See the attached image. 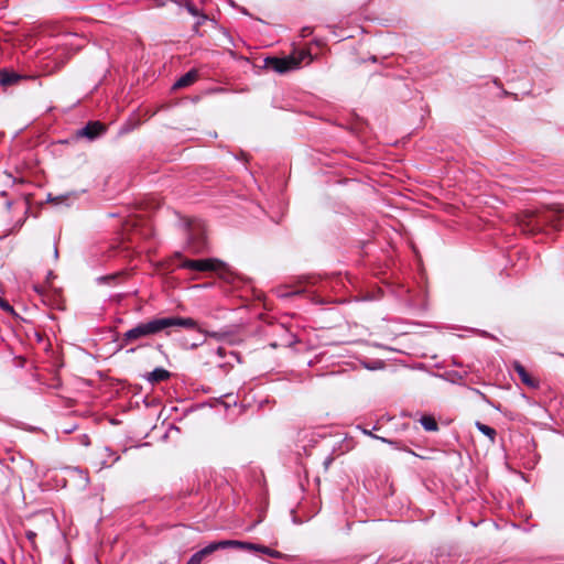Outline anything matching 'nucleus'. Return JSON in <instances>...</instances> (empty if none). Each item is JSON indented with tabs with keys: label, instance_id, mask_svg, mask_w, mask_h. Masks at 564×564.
<instances>
[{
	"label": "nucleus",
	"instance_id": "29",
	"mask_svg": "<svg viewBox=\"0 0 564 564\" xmlns=\"http://www.w3.org/2000/svg\"><path fill=\"white\" fill-rule=\"evenodd\" d=\"M66 432H67V433H70V432H72V429H70V427H67Z\"/></svg>",
	"mask_w": 564,
	"mask_h": 564
},
{
	"label": "nucleus",
	"instance_id": "14",
	"mask_svg": "<svg viewBox=\"0 0 564 564\" xmlns=\"http://www.w3.org/2000/svg\"><path fill=\"white\" fill-rule=\"evenodd\" d=\"M476 427L478 429V431L480 433L488 436L491 441H495V437L497 435V432L495 429H492L491 426L486 425L484 423H480V422H476Z\"/></svg>",
	"mask_w": 564,
	"mask_h": 564
},
{
	"label": "nucleus",
	"instance_id": "5",
	"mask_svg": "<svg viewBox=\"0 0 564 564\" xmlns=\"http://www.w3.org/2000/svg\"><path fill=\"white\" fill-rule=\"evenodd\" d=\"M225 267V263L218 259L209 258V259H198L191 260L185 259L180 264V268L187 269L196 272H205V271H218Z\"/></svg>",
	"mask_w": 564,
	"mask_h": 564
},
{
	"label": "nucleus",
	"instance_id": "15",
	"mask_svg": "<svg viewBox=\"0 0 564 564\" xmlns=\"http://www.w3.org/2000/svg\"><path fill=\"white\" fill-rule=\"evenodd\" d=\"M420 422L426 431H436L437 430V423L432 416H422Z\"/></svg>",
	"mask_w": 564,
	"mask_h": 564
},
{
	"label": "nucleus",
	"instance_id": "7",
	"mask_svg": "<svg viewBox=\"0 0 564 564\" xmlns=\"http://www.w3.org/2000/svg\"><path fill=\"white\" fill-rule=\"evenodd\" d=\"M105 130V126L99 121H90L85 127L77 130L76 135L78 138H86L89 141H93L100 137Z\"/></svg>",
	"mask_w": 564,
	"mask_h": 564
},
{
	"label": "nucleus",
	"instance_id": "4",
	"mask_svg": "<svg viewBox=\"0 0 564 564\" xmlns=\"http://www.w3.org/2000/svg\"><path fill=\"white\" fill-rule=\"evenodd\" d=\"M187 242L193 252H202L207 247L205 224L195 220L188 224Z\"/></svg>",
	"mask_w": 564,
	"mask_h": 564
},
{
	"label": "nucleus",
	"instance_id": "9",
	"mask_svg": "<svg viewBox=\"0 0 564 564\" xmlns=\"http://www.w3.org/2000/svg\"><path fill=\"white\" fill-rule=\"evenodd\" d=\"M513 369L518 373V376L523 384H525L529 388H533V389L539 387V382L530 376V373L527 371V369L520 362L516 361L513 364Z\"/></svg>",
	"mask_w": 564,
	"mask_h": 564
},
{
	"label": "nucleus",
	"instance_id": "8",
	"mask_svg": "<svg viewBox=\"0 0 564 564\" xmlns=\"http://www.w3.org/2000/svg\"><path fill=\"white\" fill-rule=\"evenodd\" d=\"M217 545L218 550H225V549H241V550H248V551H258L259 544L245 542V541H238V540H221V541H214Z\"/></svg>",
	"mask_w": 564,
	"mask_h": 564
},
{
	"label": "nucleus",
	"instance_id": "28",
	"mask_svg": "<svg viewBox=\"0 0 564 564\" xmlns=\"http://www.w3.org/2000/svg\"><path fill=\"white\" fill-rule=\"evenodd\" d=\"M66 432H67V433H70V432H72V429H70V427H67Z\"/></svg>",
	"mask_w": 564,
	"mask_h": 564
},
{
	"label": "nucleus",
	"instance_id": "23",
	"mask_svg": "<svg viewBox=\"0 0 564 564\" xmlns=\"http://www.w3.org/2000/svg\"><path fill=\"white\" fill-rule=\"evenodd\" d=\"M53 254H54V258H55V259H57V258H58V249H57V246H56V245L54 246Z\"/></svg>",
	"mask_w": 564,
	"mask_h": 564
},
{
	"label": "nucleus",
	"instance_id": "16",
	"mask_svg": "<svg viewBox=\"0 0 564 564\" xmlns=\"http://www.w3.org/2000/svg\"><path fill=\"white\" fill-rule=\"evenodd\" d=\"M375 438L381 441L382 443H386V444H389V445L393 446L395 449L406 451V452H409L411 454H414L412 451L406 449L404 446H402L401 443L398 442V441L386 438V437H382V436H375Z\"/></svg>",
	"mask_w": 564,
	"mask_h": 564
},
{
	"label": "nucleus",
	"instance_id": "12",
	"mask_svg": "<svg viewBox=\"0 0 564 564\" xmlns=\"http://www.w3.org/2000/svg\"><path fill=\"white\" fill-rule=\"evenodd\" d=\"M198 78V73L196 69H191L183 76H181L173 85V89H180L187 87L196 82Z\"/></svg>",
	"mask_w": 564,
	"mask_h": 564
},
{
	"label": "nucleus",
	"instance_id": "25",
	"mask_svg": "<svg viewBox=\"0 0 564 564\" xmlns=\"http://www.w3.org/2000/svg\"><path fill=\"white\" fill-rule=\"evenodd\" d=\"M47 199H48V200H57V199H58V197H54V198H53V197H52V195H48V198H47Z\"/></svg>",
	"mask_w": 564,
	"mask_h": 564
},
{
	"label": "nucleus",
	"instance_id": "27",
	"mask_svg": "<svg viewBox=\"0 0 564 564\" xmlns=\"http://www.w3.org/2000/svg\"><path fill=\"white\" fill-rule=\"evenodd\" d=\"M134 351H135V348H130V349L128 350V352H134Z\"/></svg>",
	"mask_w": 564,
	"mask_h": 564
},
{
	"label": "nucleus",
	"instance_id": "20",
	"mask_svg": "<svg viewBox=\"0 0 564 564\" xmlns=\"http://www.w3.org/2000/svg\"><path fill=\"white\" fill-rule=\"evenodd\" d=\"M36 535H37L36 532L33 531V530H26L25 531V536L31 542L32 545L35 544Z\"/></svg>",
	"mask_w": 564,
	"mask_h": 564
},
{
	"label": "nucleus",
	"instance_id": "1",
	"mask_svg": "<svg viewBox=\"0 0 564 564\" xmlns=\"http://www.w3.org/2000/svg\"><path fill=\"white\" fill-rule=\"evenodd\" d=\"M143 323L147 326L151 337L158 335L170 336L172 334V329L175 328H185L188 330H197L198 333H203L198 323L192 317L175 315L153 317L151 319L144 321Z\"/></svg>",
	"mask_w": 564,
	"mask_h": 564
},
{
	"label": "nucleus",
	"instance_id": "21",
	"mask_svg": "<svg viewBox=\"0 0 564 564\" xmlns=\"http://www.w3.org/2000/svg\"><path fill=\"white\" fill-rule=\"evenodd\" d=\"M333 462V457L332 456H328L325 460H324V466L325 468L327 469L329 467V465L332 464Z\"/></svg>",
	"mask_w": 564,
	"mask_h": 564
},
{
	"label": "nucleus",
	"instance_id": "10",
	"mask_svg": "<svg viewBox=\"0 0 564 564\" xmlns=\"http://www.w3.org/2000/svg\"><path fill=\"white\" fill-rule=\"evenodd\" d=\"M216 551H217V545L215 544V542H212L208 545H206L205 547H203L199 551L195 552L189 557V560L187 561L186 564H202L204 557H206L207 555L213 554Z\"/></svg>",
	"mask_w": 564,
	"mask_h": 564
},
{
	"label": "nucleus",
	"instance_id": "24",
	"mask_svg": "<svg viewBox=\"0 0 564 564\" xmlns=\"http://www.w3.org/2000/svg\"><path fill=\"white\" fill-rule=\"evenodd\" d=\"M364 432H365V434H367V435H369V436H371V437H373V438H375V436H376L375 434H372V433H371V431H364Z\"/></svg>",
	"mask_w": 564,
	"mask_h": 564
},
{
	"label": "nucleus",
	"instance_id": "17",
	"mask_svg": "<svg viewBox=\"0 0 564 564\" xmlns=\"http://www.w3.org/2000/svg\"><path fill=\"white\" fill-rule=\"evenodd\" d=\"M257 552H261V553H264L273 558H280L281 557V553L279 551H275V550H272L268 546H264V545H259L258 546V551Z\"/></svg>",
	"mask_w": 564,
	"mask_h": 564
},
{
	"label": "nucleus",
	"instance_id": "19",
	"mask_svg": "<svg viewBox=\"0 0 564 564\" xmlns=\"http://www.w3.org/2000/svg\"><path fill=\"white\" fill-rule=\"evenodd\" d=\"M0 307L8 313H13V307L3 299L0 297Z\"/></svg>",
	"mask_w": 564,
	"mask_h": 564
},
{
	"label": "nucleus",
	"instance_id": "13",
	"mask_svg": "<svg viewBox=\"0 0 564 564\" xmlns=\"http://www.w3.org/2000/svg\"><path fill=\"white\" fill-rule=\"evenodd\" d=\"M23 77L14 72L2 70L0 72V85L10 86L17 84Z\"/></svg>",
	"mask_w": 564,
	"mask_h": 564
},
{
	"label": "nucleus",
	"instance_id": "11",
	"mask_svg": "<svg viewBox=\"0 0 564 564\" xmlns=\"http://www.w3.org/2000/svg\"><path fill=\"white\" fill-rule=\"evenodd\" d=\"M171 377V372L164 368H155L154 370H152L151 372H148L145 375V379L151 383V384H154V383H158V382H161V381H165L167 379H170Z\"/></svg>",
	"mask_w": 564,
	"mask_h": 564
},
{
	"label": "nucleus",
	"instance_id": "3",
	"mask_svg": "<svg viewBox=\"0 0 564 564\" xmlns=\"http://www.w3.org/2000/svg\"><path fill=\"white\" fill-rule=\"evenodd\" d=\"M306 55V53L302 52L299 56L290 55L286 57H267L264 59V66L278 74H285L297 69Z\"/></svg>",
	"mask_w": 564,
	"mask_h": 564
},
{
	"label": "nucleus",
	"instance_id": "22",
	"mask_svg": "<svg viewBox=\"0 0 564 564\" xmlns=\"http://www.w3.org/2000/svg\"><path fill=\"white\" fill-rule=\"evenodd\" d=\"M550 221L552 223V227H553L554 229H560V224L555 223V220H554V219H551Z\"/></svg>",
	"mask_w": 564,
	"mask_h": 564
},
{
	"label": "nucleus",
	"instance_id": "2",
	"mask_svg": "<svg viewBox=\"0 0 564 564\" xmlns=\"http://www.w3.org/2000/svg\"><path fill=\"white\" fill-rule=\"evenodd\" d=\"M205 365L228 371L235 362H240L239 355L224 347L208 348L204 351Z\"/></svg>",
	"mask_w": 564,
	"mask_h": 564
},
{
	"label": "nucleus",
	"instance_id": "6",
	"mask_svg": "<svg viewBox=\"0 0 564 564\" xmlns=\"http://www.w3.org/2000/svg\"><path fill=\"white\" fill-rule=\"evenodd\" d=\"M151 338L149 330L143 322L138 323L132 328L124 332L121 336L120 346H128L130 344L137 343L141 339Z\"/></svg>",
	"mask_w": 564,
	"mask_h": 564
},
{
	"label": "nucleus",
	"instance_id": "18",
	"mask_svg": "<svg viewBox=\"0 0 564 564\" xmlns=\"http://www.w3.org/2000/svg\"><path fill=\"white\" fill-rule=\"evenodd\" d=\"M185 7L193 17L198 15L197 8L191 1L186 0Z\"/></svg>",
	"mask_w": 564,
	"mask_h": 564
},
{
	"label": "nucleus",
	"instance_id": "26",
	"mask_svg": "<svg viewBox=\"0 0 564 564\" xmlns=\"http://www.w3.org/2000/svg\"><path fill=\"white\" fill-rule=\"evenodd\" d=\"M197 346H198V344L193 343V344L189 346V348H191V349H194V348H196Z\"/></svg>",
	"mask_w": 564,
	"mask_h": 564
}]
</instances>
